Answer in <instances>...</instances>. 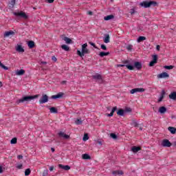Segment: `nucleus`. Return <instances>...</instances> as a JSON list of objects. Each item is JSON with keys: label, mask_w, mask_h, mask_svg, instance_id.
Listing matches in <instances>:
<instances>
[{"label": "nucleus", "mask_w": 176, "mask_h": 176, "mask_svg": "<svg viewBox=\"0 0 176 176\" xmlns=\"http://www.w3.org/2000/svg\"><path fill=\"white\" fill-rule=\"evenodd\" d=\"M77 54L80 57H83L85 54H90V50L87 49V43H85L82 45V50H77Z\"/></svg>", "instance_id": "nucleus-1"}, {"label": "nucleus", "mask_w": 176, "mask_h": 176, "mask_svg": "<svg viewBox=\"0 0 176 176\" xmlns=\"http://www.w3.org/2000/svg\"><path fill=\"white\" fill-rule=\"evenodd\" d=\"M38 97H39V95L24 96L22 98L19 99L18 100V102H28L29 101L35 100V98H38Z\"/></svg>", "instance_id": "nucleus-2"}, {"label": "nucleus", "mask_w": 176, "mask_h": 176, "mask_svg": "<svg viewBox=\"0 0 176 176\" xmlns=\"http://www.w3.org/2000/svg\"><path fill=\"white\" fill-rule=\"evenodd\" d=\"M157 3L156 1H143L140 3V6H143V8H151V6H156Z\"/></svg>", "instance_id": "nucleus-3"}, {"label": "nucleus", "mask_w": 176, "mask_h": 176, "mask_svg": "<svg viewBox=\"0 0 176 176\" xmlns=\"http://www.w3.org/2000/svg\"><path fill=\"white\" fill-rule=\"evenodd\" d=\"M13 14L16 16L22 17L23 19H25V20L28 19V15H27V14H25L24 12H14Z\"/></svg>", "instance_id": "nucleus-4"}, {"label": "nucleus", "mask_w": 176, "mask_h": 176, "mask_svg": "<svg viewBox=\"0 0 176 176\" xmlns=\"http://www.w3.org/2000/svg\"><path fill=\"white\" fill-rule=\"evenodd\" d=\"M161 145H162V146L170 148V146H171L172 144L170 143L169 140L165 139V140H162Z\"/></svg>", "instance_id": "nucleus-5"}, {"label": "nucleus", "mask_w": 176, "mask_h": 176, "mask_svg": "<svg viewBox=\"0 0 176 176\" xmlns=\"http://www.w3.org/2000/svg\"><path fill=\"white\" fill-rule=\"evenodd\" d=\"M49 101V96L47 95L44 94L42 96L41 98L39 100L40 104H46Z\"/></svg>", "instance_id": "nucleus-6"}, {"label": "nucleus", "mask_w": 176, "mask_h": 176, "mask_svg": "<svg viewBox=\"0 0 176 176\" xmlns=\"http://www.w3.org/2000/svg\"><path fill=\"white\" fill-rule=\"evenodd\" d=\"M145 91V89L144 88H135L132 89L130 91L131 94H134L135 93H144Z\"/></svg>", "instance_id": "nucleus-7"}, {"label": "nucleus", "mask_w": 176, "mask_h": 176, "mask_svg": "<svg viewBox=\"0 0 176 176\" xmlns=\"http://www.w3.org/2000/svg\"><path fill=\"white\" fill-rule=\"evenodd\" d=\"M58 135L59 137L64 138L65 140H68V138H69V135H67L63 131L59 132Z\"/></svg>", "instance_id": "nucleus-8"}, {"label": "nucleus", "mask_w": 176, "mask_h": 176, "mask_svg": "<svg viewBox=\"0 0 176 176\" xmlns=\"http://www.w3.org/2000/svg\"><path fill=\"white\" fill-rule=\"evenodd\" d=\"M170 76L167 72H163L157 75V78L160 79H163L164 78H168Z\"/></svg>", "instance_id": "nucleus-9"}, {"label": "nucleus", "mask_w": 176, "mask_h": 176, "mask_svg": "<svg viewBox=\"0 0 176 176\" xmlns=\"http://www.w3.org/2000/svg\"><path fill=\"white\" fill-rule=\"evenodd\" d=\"M59 168H61L62 170H65V171H68V170H71V166L68 165H63V164H58Z\"/></svg>", "instance_id": "nucleus-10"}, {"label": "nucleus", "mask_w": 176, "mask_h": 176, "mask_svg": "<svg viewBox=\"0 0 176 176\" xmlns=\"http://www.w3.org/2000/svg\"><path fill=\"white\" fill-rule=\"evenodd\" d=\"M165 96H166V91L162 90L160 96V98L158 99V102H162V101H163V98H164Z\"/></svg>", "instance_id": "nucleus-11"}, {"label": "nucleus", "mask_w": 176, "mask_h": 176, "mask_svg": "<svg viewBox=\"0 0 176 176\" xmlns=\"http://www.w3.org/2000/svg\"><path fill=\"white\" fill-rule=\"evenodd\" d=\"M63 96H64V94L60 92L56 95H53L51 98H52V100H56V98H61L63 97Z\"/></svg>", "instance_id": "nucleus-12"}, {"label": "nucleus", "mask_w": 176, "mask_h": 176, "mask_svg": "<svg viewBox=\"0 0 176 176\" xmlns=\"http://www.w3.org/2000/svg\"><path fill=\"white\" fill-rule=\"evenodd\" d=\"M103 41L104 43H109V42H111V37L109 36V34H104Z\"/></svg>", "instance_id": "nucleus-13"}, {"label": "nucleus", "mask_w": 176, "mask_h": 176, "mask_svg": "<svg viewBox=\"0 0 176 176\" xmlns=\"http://www.w3.org/2000/svg\"><path fill=\"white\" fill-rule=\"evenodd\" d=\"M135 68H137L138 70L142 69V64L140 62H135L134 63Z\"/></svg>", "instance_id": "nucleus-14"}, {"label": "nucleus", "mask_w": 176, "mask_h": 176, "mask_svg": "<svg viewBox=\"0 0 176 176\" xmlns=\"http://www.w3.org/2000/svg\"><path fill=\"white\" fill-rule=\"evenodd\" d=\"M28 46L30 49H34V47H35V42H34L33 41H30L28 43Z\"/></svg>", "instance_id": "nucleus-15"}, {"label": "nucleus", "mask_w": 176, "mask_h": 176, "mask_svg": "<svg viewBox=\"0 0 176 176\" xmlns=\"http://www.w3.org/2000/svg\"><path fill=\"white\" fill-rule=\"evenodd\" d=\"M131 151L134 153H137V152L141 151V147L134 146L132 147Z\"/></svg>", "instance_id": "nucleus-16"}, {"label": "nucleus", "mask_w": 176, "mask_h": 176, "mask_svg": "<svg viewBox=\"0 0 176 176\" xmlns=\"http://www.w3.org/2000/svg\"><path fill=\"white\" fill-rule=\"evenodd\" d=\"M10 35H14V32L12 30L6 32L4 34V37L6 38L8 36H10Z\"/></svg>", "instance_id": "nucleus-17"}, {"label": "nucleus", "mask_w": 176, "mask_h": 176, "mask_svg": "<svg viewBox=\"0 0 176 176\" xmlns=\"http://www.w3.org/2000/svg\"><path fill=\"white\" fill-rule=\"evenodd\" d=\"M16 52H19V53H24V48L21 45H18L16 47Z\"/></svg>", "instance_id": "nucleus-18"}, {"label": "nucleus", "mask_w": 176, "mask_h": 176, "mask_svg": "<svg viewBox=\"0 0 176 176\" xmlns=\"http://www.w3.org/2000/svg\"><path fill=\"white\" fill-rule=\"evenodd\" d=\"M112 19H115V16L113 14L107 15L104 17V20H105V21H108L109 20H112Z\"/></svg>", "instance_id": "nucleus-19"}, {"label": "nucleus", "mask_w": 176, "mask_h": 176, "mask_svg": "<svg viewBox=\"0 0 176 176\" xmlns=\"http://www.w3.org/2000/svg\"><path fill=\"white\" fill-rule=\"evenodd\" d=\"M93 79H96L97 80H102V76L101 74H96L92 76Z\"/></svg>", "instance_id": "nucleus-20"}, {"label": "nucleus", "mask_w": 176, "mask_h": 176, "mask_svg": "<svg viewBox=\"0 0 176 176\" xmlns=\"http://www.w3.org/2000/svg\"><path fill=\"white\" fill-rule=\"evenodd\" d=\"M169 98H170V100H176V92L173 91L172 93H170V94H169Z\"/></svg>", "instance_id": "nucleus-21"}, {"label": "nucleus", "mask_w": 176, "mask_h": 176, "mask_svg": "<svg viewBox=\"0 0 176 176\" xmlns=\"http://www.w3.org/2000/svg\"><path fill=\"white\" fill-rule=\"evenodd\" d=\"M113 175H123L122 170H114L112 172Z\"/></svg>", "instance_id": "nucleus-22"}, {"label": "nucleus", "mask_w": 176, "mask_h": 176, "mask_svg": "<svg viewBox=\"0 0 176 176\" xmlns=\"http://www.w3.org/2000/svg\"><path fill=\"white\" fill-rule=\"evenodd\" d=\"M166 111H167V109L164 107H161L159 109V112L160 113H166Z\"/></svg>", "instance_id": "nucleus-23"}, {"label": "nucleus", "mask_w": 176, "mask_h": 176, "mask_svg": "<svg viewBox=\"0 0 176 176\" xmlns=\"http://www.w3.org/2000/svg\"><path fill=\"white\" fill-rule=\"evenodd\" d=\"M168 130H169V131H170V133H171V134H175V133H176V129L175 127L169 126L168 128Z\"/></svg>", "instance_id": "nucleus-24"}, {"label": "nucleus", "mask_w": 176, "mask_h": 176, "mask_svg": "<svg viewBox=\"0 0 176 176\" xmlns=\"http://www.w3.org/2000/svg\"><path fill=\"white\" fill-rule=\"evenodd\" d=\"M116 109H118V107H114L112 109L111 113L107 114V116H109V117L113 116V113H115V111H116Z\"/></svg>", "instance_id": "nucleus-25"}, {"label": "nucleus", "mask_w": 176, "mask_h": 176, "mask_svg": "<svg viewBox=\"0 0 176 176\" xmlns=\"http://www.w3.org/2000/svg\"><path fill=\"white\" fill-rule=\"evenodd\" d=\"M23 74H25V71L24 69H20L16 71V75L21 76Z\"/></svg>", "instance_id": "nucleus-26"}, {"label": "nucleus", "mask_w": 176, "mask_h": 176, "mask_svg": "<svg viewBox=\"0 0 176 176\" xmlns=\"http://www.w3.org/2000/svg\"><path fill=\"white\" fill-rule=\"evenodd\" d=\"M143 41H146V37L140 36L138 38V43H140L142 42Z\"/></svg>", "instance_id": "nucleus-27"}, {"label": "nucleus", "mask_w": 176, "mask_h": 176, "mask_svg": "<svg viewBox=\"0 0 176 176\" xmlns=\"http://www.w3.org/2000/svg\"><path fill=\"white\" fill-rule=\"evenodd\" d=\"M14 5H16V0H11L9 2V7L10 8H14Z\"/></svg>", "instance_id": "nucleus-28"}, {"label": "nucleus", "mask_w": 176, "mask_h": 176, "mask_svg": "<svg viewBox=\"0 0 176 176\" xmlns=\"http://www.w3.org/2000/svg\"><path fill=\"white\" fill-rule=\"evenodd\" d=\"M82 157L85 160H89L91 159V157H90V155H89V154H83L82 155Z\"/></svg>", "instance_id": "nucleus-29"}, {"label": "nucleus", "mask_w": 176, "mask_h": 176, "mask_svg": "<svg viewBox=\"0 0 176 176\" xmlns=\"http://www.w3.org/2000/svg\"><path fill=\"white\" fill-rule=\"evenodd\" d=\"M117 115H118L119 116H123V115H124V111L122 109H119L117 111Z\"/></svg>", "instance_id": "nucleus-30"}, {"label": "nucleus", "mask_w": 176, "mask_h": 176, "mask_svg": "<svg viewBox=\"0 0 176 176\" xmlns=\"http://www.w3.org/2000/svg\"><path fill=\"white\" fill-rule=\"evenodd\" d=\"M61 48L65 50V52H69V47L67 45H61Z\"/></svg>", "instance_id": "nucleus-31"}, {"label": "nucleus", "mask_w": 176, "mask_h": 176, "mask_svg": "<svg viewBox=\"0 0 176 176\" xmlns=\"http://www.w3.org/2000/svg\"><path fill=\"white\" fill-rule=\"evenodd\" d=\"M99 56L100 57H104V56H109V52H100Z\"/></svg>", "instance_id": "nucleus-32"}, {"label": "nucleus", "mask_w": 176, "mask_h": 176, "mask_svg": "<svg viewBox=\"0 0 176 176\" xmlns=\"http://www.w3.org/2000/svg\"><path fill=\"white\" fill-rule=\"evenodd\" d=\"M50 112L51 113H57V109H56V107H51L50 109Z\"/></svg>", "instance_id": "nucleus-33"}, {"label": "nucleus", "mask_w": 176, "mask_h": 176, "mask_svg": "<svg viewBox=\"0 0 176 176\" xmlns=\"http://www.w3.org/2000/svg\"><path fill=\"white\" fill-rule=\"evenodd\" d=\"M125 67H126V68L130 71H133L134 69V66L131 65H126Z\"/></svg>", "instance_id": "nucleus-34"}, {"label": "nucleus", "mask_w": 176, "mask_h": 176, "mask_svg": "<svg viewBox=\"0 0 176 176\" xmlns=\"http://www.w3.org/2000/svg\"><path fill=\"white\" fill-rule=\"evenodd\" d=\"M30 174H31V169L27 168V169L25 170V176H28V175H30Z\"/></svg>", "instance_id": "nucleus-35"}, {"label": "nucleus", "mask_w": 176, "mask_h": 176, "mask_svg": "<svg viewBox=\"0 0 176 176\" xmlns=\"http://www.w3.org/2000/svg\"><path fill=\"white\" fill-rule=\"evenodd\" d=\"M64 41H65L66 43H71L72 42V40L68 37H65Z\"/></svg>", "instance_id": "nucleus-36"}, {"label": "nucleus", "mask_w": 176, "mask_h": 176, "mask_svg": "<svg viewBox=\"0 0 176 176\" xmlns=\"http://www.w3.org/2000/svg\"><path fill=\"white\" fill-rule=\"evenodd\" d=\"M10 143L12 144H17V138H12L10 141Z\"/></svg>", "instance_id": "nucleus-37"}, {"label": "nucleus", "mask_w": 176, "mask_h": 176, "mask_svg": "<svg viewBox=\"0 0 176 176\" xmlns=\"http://www.w3.org/2000/svg\"><path fill=\"white\" fill-rule=\"evenodd\" d=\"M75 123L78 125L79 124H82V119H77L76 121H75Z\"/></svg>", "instance_id": "nucleus-38"}, {"label": "nucleus", "mask_w": 176, "mask_h": 176, "mask_svg": "<svg viewBox=\"0 0 176 176\" xmlns=\"http://www.w3.org/2000/svg\"><path fill=\"white\" fill-rule=\"evenodd\" d=\"M152 61H154L155 63H157V55H153V60Z\"/></svg>", "instance_id": "nucleus-39"}, {"label": "nucleus", "mask_w": 176, "mask_h": 176, "mask_svg": "<svg viewBox=\"0 0 176 176\" xmlns=\"http://www.w3.org/2000/svg\"><path fill=\"white\" fill-rule=\"evenodd\" d=\"M164 68L165 69H173V68H174V66L173 65H166V66H164Z\"/></svg>", "instance_id": "nucleus-40"}, {"label": "nucleus", "mask_w": 176, "mask_h": 176, "mask_svg": "<svg viewBox=\"0 0 176 176\" xmlns=\"http://www.w3.org/2000/svg\"><path fill=\"white\" fill-rule=\"evenodd\" d=\"M110 136L111 137V138H113V140H116V138H118V136L115 133H111Z\"/></svg>", "instance_id": "nucleus-41"}, {"label": "nucleus", "mask_w": 176, "mask_h": 176, "mask_svg": "<svg viewBox=\"0 0 176 176\" xmlns=\"http://www.w3.org/2000/svg\"><path fill=\"white\" fill-rule=\"evenodd\" d=\"M87 140H89V135L86 133L84 135L83 141H87Z\"/></svg>", "instance_id": "nucleus-42"}, {"label": "nucleus", "mask_w": 176, "mask_h": 176, "mask_svg": "<svg viewBox=\"0 0 176 176\" xmlns=\"http://www.w3.org/2000/svg\"><path fill=\"white\" fill-rule=\"evenodd\" d=\"M0 67H1V68H3V69H8V67L3 65L2 62L1 61H0Z\"/></svg>", "instance_id": "nucleus-43"}, {"label": "nucleus", "mask_w": 176, "mask_h": 176, "mask_svg": "<svg viewBox=\"0 0 176 176\" xmlns=\"http://www.w3.org/2000/svg\"><path fill=\"white\" fill-rule=\"evenodd\" d=\"M155 64H157L156 62L151 60L149 63V67H153V65H155Z\"/></svg>", "instance_id": "nucleus-44"}, {"label": "nucleus", "mask_w": 176, "mask_h": 176, "mask_svg": "<svg viewBox=\"0 0 176 176\" xmlns=\"http://www.w3.org/2000/svg\"><path fill=\"white\" fill-rule=\"evenodd\" d=\"M49 174L48 170H44L43 172V176H47V175Z\"/></svg>", "instance_id": "nucleus-45"}, {"label": "nucleus", "mask_w": 176, "mask_h": 176, "mask_svg": "<svg viewBox=\"0 0 176 176\" xmlns=\"http://www.w3.org/2000/svg\"><path fill=\"white\" fill-rule=\"evenodd\" d=\"M122 64H124L125 65H128V64H130V61L129 60H122Z\"/></svg>", "instance_id": "nucleus-46"}, {"label": "nucleus", "mask_w": 176, "mask_h": 176, "mask_svg": "<svg viewBox=\"0 0 176 176\" xmlns=\"http://www.w3.org/2000/svg\"><path fill=\"white\" fill-rule=\"evenodd\" d=\"M100 47H101V49H102V50H107V46H106L105 45H104V44H102V45H100Z\"/></svg>", "instance_id": "nucleus-47"}, {"label": "nucleus", "mask_w": 176, "mask_h": 176, "mask_svg": "<svg viewBox=\"0 0 176 176\" xmlns=\"http://www.w3.org/2000/svg\"><path fill=\"white\" fill-rule=\"evenodd\" d=\"M89 45H91V46H93V47H94L95 49H97V46H96V43L93 42H89Z\"/></svg>", "instance_id": "nucleus-48"}, {"label": "nucleus", "mask_w": 176, "mask_h": 176, "mask_svg": "<svg viewBox=\"0 0 176 176\" xmlns=\"http://www.w3.org/2000/svg\"><path fill=\"white\" fill-rule=\"evenodd\" d=\"M16 168H19V170H21V168H23V164H19L16 166Z\"/></svg>", "instance_id": "nucleus-49"}, {"label": "nucleus", "mask_w": 176, "mask_h": 176, "mask_svg": "<svg viewBox=\"0 0 176 176\" xmlns=\"http://www.w3.org/2000/svg\"><path fill=\"white\" fill-rule=\"evenodd\" d=\"M133 125L134 126V127H138V123H137V122L133 121Z\"/></svg>", "instance_id": "nucleus-50"}, {"label": "nucleus", "mask_w": 176, "mask_h": 176, "mask_svg": "<svg viewBox=\"0 0 176 176\" xmlns=\"http://www.w3.org/2000/svg\"><path fill=\"white\" fill-rule=\"evenodd\" d=\"M127 50H131L133 49V45H130L126 47Z\"/></svg>", "instance_id": "nucleus-51"}, {"label": "nucleus", "mask_w": 176, "mask_h": 176, "mask_svg": "<svg viewBox=\"0 0 176 176\" xmlns=\"http://www.w3.org/2000/svg\"><path fill=\"white\" fill-rule=\"evenodd\" d=\"M23 156L21 155H19L17 156V159H19V160H21V159H23Z\"/></svg>", "instance_id": "nucleus-52"}, {"label": "nucleus", "mask_w": 176, "mask_h": 176, "mask_svg": "<svg viewBox=\"0 0 176 176\" xmlns=\"http://www.w3.org/2000/svg\"><path fill=\"white\" fill-rule=\"evenodd\" d=\"M52 60L56 63V61H57V58H56V56H52Z\"/></svg>", "instance_id": "nucleus-53"}, {"label": "nucleus", "mask_w": 176, "mask_h": 176, "mask_svg": "<svg viewBox=\"0 0 176 176\" xmlns=\"http://www.w3.org/2000/svg\"><path fill=\"white\" fill-rule=\"evenodd\" d=\"M131 14H134V13H135V11L134 10V9L131 10L130 12Z\"/></svg>", "instance_id": "nucleus-54"}, {"label": "nucleus", "mask_w": 176, "mask_h": 176, "mask_svg": "<svg viewBox=\"0 0 176 176\" xmlns=\"http://www.w3.org/2000/svg\"><path fill=\"white\" fill-rule=\"evenodd\" d=\"M125 111L126 112H131V108H126Z\"/></svg>", "instance_id": "nucleus-55"}, {"label": "nucleus", "mask_w": 176, "mask_h": 176, "mask_svg": "<svg viewBox=\"0 0 176 176\" xmlns=\"http://www.w3.org/2000/svg\"><path fill=\"white\" fill-rule=\"evenodd\" d=\"M3 173V169L2 168V166H0V174H2Z\"/></svg>", "instance_id": "nucleus-56"}, {"label": "nucleus", "mask_w": 176, "mask_h": 176, "mask_svg": "<svg viewBox=\"0 0 176 176\" xmlns=\"http://www.w3.org/2000/svg\"><path fill=\"white\" fill-rule=\"evenodd\" d=\"M48 3H53L54 2V0H47Z\"/></svg>", "instance_id": "nucleus-57"}, {"label": "nucleus", "mask_w": 176, "mask_h": 176, "mask_svg": "<svg viewBox=\"0 0 176 176\" xmlns=\"http://www.w3.org/2000/svg\"><path fill=\"white\" fill-rule=\"evenodd\" d=\"M87 14H89V16H93V12L91 11H88Z\"/></svg>", "instance_id": "nucleus-58"}, {"label": "nucleus", "mask_w": 176, "mask_h": 176, "mask_svg": "<svg viewBox=\"0 0 176 176\" xmlns=\"http://www.w3.org/2000/svg\"><path fill=\"white\" fill-rule=\"evenodd\" d=\"M117 67H126V65H117Z\"/></svg>", "instance_id": "nucleus-59"}, {"label": "nucleus", "mask_w": 176, "mask_h": 176, "mask_svg": "<svg viewBox=\"0 0 176 176\" xmlns=\"http://www.w3.org/2000/svg\"><path fill=\"white\" fill-rule=\"evenodd\" d=\"M53 170H54V166H51L50 168V171H53Z\"/></svg>", "instance_id": "nucleus-60"}, {"label": "nucleus", "mask_w": 176, "mask_h": 176, "mask_svg": "<svg viewBox=\"0 0 176 176\" xmlns=\"http://www.w3.org/2000/svg\"><path fill=\"white\" fill-rule=\"evenodd\" d=\"M157 50H160V45H157L156 47Z\"/></svg>", "instance_id": "nucleus-61"}, {"label": "nucleus", "mask_w": 176, "mask_h": 176, "mask_svg": "<svg viewBox=\"0 0 176 176\" xmlns=\"http://www.w3.org/2000/svg\"><path fill=\"white\" fill-rule=\"evenodd\" d=\"M98 144L99 145H102V142L101 141H98Z\"/></svg>", "instance_id": "nucleus-62"}, {"label": "nucleus", "mask_w": 176, "mask_h": 176, "mask_svg": "<svg viewBox=\"0 0 176 176\" xmlns=\"http://www.w3.org/2000/svg\"><path fill=\"white\" fill-rule=\"evenodd\" d=\"M62 85H65V83H67V81L64 80V81H62Z\"/></svg>", "instance_id": "nucleus-63"}, {"label": "nucleus", "mask_w": 176, "mask_h": 176, "mask_svg": "<svg viewBox=\"0 0 176 176\" xmlns=\"http://www.w3.org/2000/svg\"><path fill=\"white\" fill-rule=\"evenodd\" d=\"M51 151H52V152H54V151H55V150H54V148H51Z\"/></svg>", "instance_id": "nucleus-64"}]
</instances>
